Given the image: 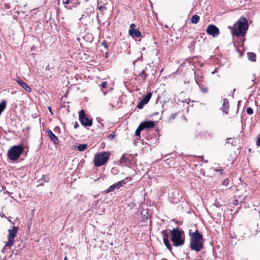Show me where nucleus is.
<instances>
[{
    "instance_id": "obj_16",
    "label": "nucleus",
    "mask_w": 260,
    "mask_h": 260,
    "mask_svg": "<svg viewBox=\"0 0 260 260\" xmlns=\"http://www.w3.org/2000/svg\"><path fill=\"white\" fill-rule=\"evenodd\" d=\"M128 34L130 36H135L137 38H140L142 37V34L139 30L130 29L128 30Z\"/></svg>"
},
{
    "instance_id": "obj_38",
    "label": "nucleus",
    "mask_w": 260,
    "mask_h": 260,
    "mask_svg": "<svg viewBox=\"0 0 260 260\" xmlns=\"http://www.w3.org/2000/svg\"><path fill=\"white\" fill-rule=\"evenodd\" d=\"M70 0H66L65 1H63V3L64 4H69L70 3Z\"/></svg>"
},
{
    "instance_id": "obj_3",
    "label": "nucleus",
    "mask_w": 260,
    "mask_h": 260,
    "mask_svg": "<svg viewBox=\"0 0 260 260\" xmlns=\"http://www.w3.org/2000/svg\"><path fill=\"white\" fill-rule=\"evenodd\" d=\"M171 241L173 243V246L179 247L182 246L185 242L184 238L182 237L183 231L180 230L178 228H173L170 231Z\"/></svg>"
},
{
    "instance_id": "obj_24",
    "label": "nucleus",
    "mask_w": 260,
    "mask_h": 260,
    "mask_svg": "<svg viewBox=\"0 0 260 260\" xmlns=\"http://www.w3.org/2000/svg\"><path fill=\"white\" fill-rule=\"evenodd\" d=\"M143 130L141 126L139 125V126H138V127L137 128L136 132H135V135L136 136H139L140 137V134H141V131Z\"/></svg>"
},
{
    "instance_id": "obj_9",
    "label": "nucleus",
    "mask_w": 260,
    "mask_h": 260,
    "mask_svg": "<svg viewBox=\"0 0 260 260\" xmlns=\"http://www.w3.org/2000/svg\"><path fill=\"white\" fill-rule=\"evenodd\" d=\"M126 184V182L124 180H121L118 182L115 183L113 185H111L106 191V193H109L111 191H113L114 189H118L120 188L121 186L124 185Z\"/></svg>"
},
{
    "instance_id": "obj_14",
    "label": "nucleus",
    "mask_w": 260,
    "mask_h": 260,
    "mask_svg": "<svg viewBox=\"0 0 260 260\" xmlns=\"http://www.w3.org/2000/svg\"><path fill=\"white\" fill-rule=\"evenodd\" d=\"M47 136L52 141L54 144L58 143V139L50 129L47 130Z\"/></svg>"
},
{
    "instance_id": "obj_12",
    "label": "nucleus",
    "mask_w": 260,
    "mask_h": 260,
    "mask_svg": "<svg viewBox=\"0 0 260 260\" xmlns=\"http://www.w3.org/2000/svg\"><path fill=\"white\" fill-rule=\"evenodd\" d=\"M132 157L131 155L128 154H124L122 155L120 160V164H124L125 165L130 164Z\"/></svg>"
},
{
    "instance_id": "obj_10",
    "label": "nucleus",
    "mask_w": 260,
    "mask_h": 260,
    "mask_svg": "<svg viewBox=\"0 0 260 260\" xmlns=\"http://www.w3.org/2000/svg\"><path fill=\"white\" fill-rule=\"evenodd\" d=\"M162 234L164 244L170 251H171L172 248L169 240V233H168V231L167 230H163Z\"/></svg>"
},
{
    "instance_id": "obj_6",
    "label": "nucleus",
    "mask_w": 260,
    "mask_h": 260,
    "mask_svg": "<svg viewBox=\"0 0 260 260\" xmlns=\"http://www.w3.org/2000/svg\"><path fill=\"white\" fill-rule=\"evenodd\" d=\"M79 120L81 124L84 126H91L92 125V119L86 116L84 110L79 112Z\"/></svg>"
},
{
    "instance_id": "obj_45",
    "label": "nucleus",
    "mask_w": 260,
    "mask_h": 260,
    "mask_svg": "<svg viewBox=\"0 0 260 260\" xmlns=\"http://www.w3.org/2000/svg\"><path fill=\"white\" fill-rule=\"evenodd\" d=\"M161 260H167L166 258H162Z\"/></svg>"
},
{
    "instance_id": "obj_30",
    "label": "nucleus",
    "mask_w": 260,
    "mask_h": 260,
    "mask_svg": "<svg viewBox=\"0 0 260 260\" xmlns=\"http://www.w3.org/2000/svg\"><path fill=\"white\" fill-rule=\"evenodd\" d=\"M116 135L114 134V133H112V134H110L108 138L110 140H112L115 137Z\"/></svg>"
},
{
    "instance_id": "obj_26",
    "label": "nucleus",
    "mask_w": 260,
    "mask_h": 260,
    "mask_svg": "<svg viewBox=\"0 0 260 260\" xmlns=\"http://www.w3.org/2000/svg\"><path fill=\"white\" fill-rule=\"evenodd\" d=\"M200 87L201 90L203 93H207L208 91V88L207 87H205L204 85H201L199 86Z\"/></svg>"
},
{
    "instance_id": "obj_39",
    "label": "nucleus",
    "mask_w": 260,
    "mask_h": 260,
    "mask_svg": "<svg viewBox=\"0 0 260 260\" xmlns=\"http://www.w3.org/2000/svg\"><path fill=\"white\" fill-rule=\"evenodd\" d=\"M136 25L134 23H132L130 25L131 29H134Z\"/></svg>"
},
{
    "instance_id": "obj_17",
    "label": "nucleus",
    "mask_w": 260,
    "mask_h": 260,
    "mask_svg": "<svg viewBox=\"0 0 260 260\" xmlns=\"http://www.w3.org/2000/svg\"><path fill=\"white\" fill-rule=\"evenodd\" d=\"M106 0H101L100 2H98V9L99 11L102 12H103L104 10H106L107 8L106 7Z\"/></svg>"
},
{
    "instance_id": "obj_36",
    "label": "nucleus",
    "mask_w": 260,
    "mask_h": 260,
    "mask_svg": "<svg viewBox=\"0 0 260 260\" xmlns=\"http://www.w3.org/2000/svg\"><path fill=\"white\" fill-rule=\"evenodd\" d=\"M102 45L104 46L105 48H107L108 47V45H107V42H106L105 41L103 42L102 43Z\"/></svg>"
},
{
    "instance_id": "obj_15",
    "label": "nucleus",
    "mask_w": 260,
    "mask_h": 260,
    "mask_svg": "<svg viewBox=\"0 0 260 260\" xmlns=\"http://www.w3.org/2000/svg\"><path fill=\"white\" fill-rule=\"evenodd\" d=\"M223 103L222 107V110H223V112L225 113L226 114H228V109L229 108V101L227 99H223Z\"/></svg>"
},
{
    "instance_id": "obj_43",
    "label": "nucleus",
    "mask_w": 260,
    "mask_h": 260,
    "mask_svg": "<svg viewBox=\"0 0 260 260\" xmlns=\"http://www.w3.org/2000/svg\"><path fill=\"white\" fill-rule=\"evenodd\" d=\"M143 57L142 56H141L140 57L138 58V59H142Z\"/></svg>"
},
{
    "instance_id": "obj_1",
    "label": "nucleus",
    "mask_w": 260,
    "mask_h": 260,
    "mask_svg": "<svg viewBox=\"0 0 260 260\" xmlns=\"http://www.w3.org/2000/svg\"><path fill=\"white\" fill-rule=\"evenodd\" d=\"M189 235L190 236L189 248L197 252L200 251L203 248V236L198 230L195 232H191L189 230Z\"/></svg>"
},
{
    "instance_id": "obj_47",
    "label": "nucleus",
    "mask_w": 260,
    "mask_h": 260,
    "mask_svg": "<svg viewBox=\"0 0 260 260\" xmlns=\"http://www.w3.org/2000/svg\"><path fill=\"white\" fill-rule=\"evenodd\" d=\"M86 1H88V0H86Z\"/></svg>"
},
{
    "instance_id": "obj_35",
    "label": "nucleus",
    "mask_w": 260,
    "mask_h": 260,
    "mask_svg": "<svg viewBox=\"0 0 260 260\" xmlns=\"http://www.w3.org/2000/svg\"><path fill=\"white\" fill-rule=\"evenodd\" d=\"M176 115H177L176 113H173L171 115L170 118L173 119L175 118V117L176 116Z\"/></svg>"
},
{
    "instance_id": "obj_21",
    "label": "nucleus",
    "mask_w": 260,
    "mask_h": 260,
    "mask_svg": "<svg viewBox=\"0 0 260 260\" xmlns=\"http://www.w3.org/2000/svg\"><path fill=\"white\" fill-rule=\"evenodd\" d=\"M87 147V144H79L77 146V149L80 151H83L85 150Z\"/></svg>"
},
{
    "instance_id": "obj_41",
    "label": "nucleus",
    "mask_w": 260,
    "mask_h": 260,
    "mask_svg": "<svg viewBox=\"0 0 260 260\" xmlns=\"http://www.w3.org/2000/svg\"><path fill=\"white\" fill-rule=\"evenodd\" d=\"M64 260H68V257H67V256H65V257H64Z\"/></svg>"
},
{
    "instance_id": "obj_46",
    "label": "nucleus",
    "mask_w": 260,
    "mask_h": 260,
    "mask_svg": "<svg viewBox=\"0 0 260 260\" xmlns=\"http://www.w3.org/2000/svg\"><path fill=\"white\" fill-rule=\"evenodd\" d=\"M165 27H166V28H168V25H166V26H165Z\"/></svg>"
},
{
    "instance_id": "obj_2",
    "label": "nucleus",
    "mask_w": 260,
    "mask_h": 260,
    "mask_svg": "<svg viewBox=\"0 0 260 260\" xmlns=\"http://www.w3.org/2000/svg\"><path fill=\"white\" fill-rule=\"evenodd\" d=\"M229 28H231V33L233 36H236L238 37L244 36L247 30L248 29V22L246 18L241 17L236 23L234 24L232 28L229 26Z\"/></svg>"
},
{
    "instance_id": "obj_42",
    "label": "nucleus",
    "mask_w": 260,
    "mask_h": 260,
    "mask_svg": "<svg viewBox=\"0 0 260 260\" xmlns=\"http://www.w3.org/2000/svg\"><path fill=\"white\" fill-rule=\"evenodd\" d=\"M143 57L142 56H141L140 57L138 58V59H142Z\"/></svg>"
},
{
    "instance_id": "obj_23",
    "label": "nucleus",
    "mask_w": 260,
    "mask_h": 260,
    "mask_svg": "<svg viewBox=\"0 0 260 260\" xmlns=\"http://www.w3.org/2000/svg\"><path fill=\"white\" fill-rule=\"evenodd\" d=\"M139 76L143 80H145L147 77V74L145 70H143L142 72L139 74Z\"/></svg>"
},
{
    "instance_id": "obj_40",
    "label": "nucleus",
    "mask_w": 260,
    "mask_h": 260,
    "mask_svg": "<svg viewBox=\"0 0 260 260\" xmlns=\"http://www.w3.org/2000/svg\"><path fill=\"white\" fill-rule=\"evenodd\" d=\"M5 8L7 9H9L10 8V5L7 4L5 5Z\"/></svg>"
},
{
    "instance_id": "obj_37",
    "label": "nucleus",
    "mask_w": 260,
    "mask_h": 260,
    "mask_svg": "<svg viewBox=\"0 0 260 260\" xmlns=\"http://www.w3.org/2000/svg\"><path fill=\"white\" fill-rule=\"evenodd\" d=\"M74 128L75 129L79 127V124H78V123L77 122H75L74 125Z\"/></svg>"
},
{
    "instance_id": "obj_19",
    "label": "nucleus",
    "mask_w": 260,
    "mask_h": 260,
    "mask_svg": "<svg viewBox=\"0 0 260 260\" xmlns=\"http://www.w3.org/2000/svg\"><path fill=\"white\" fill-rule=\"evenodd\" d=\"M247 57L250 61H255L256 60V55L253 52H248Z\"/></svg>"
},
{
    "instance_id": "obj_31",
    "label": "nucleus",
    "mask_w": 260,
    "mask_h": 260,
    "mask_svg": "<svg viewBox=\"0 0 260 260\" xmlns=\"http://www.w3.org/2000/svg\"><path fill=\"white\" fill-rule=\"evenodd\" d=\"M107 82L106 81L103 82L101 84V86L102 88H105L107 87Z\"/></svg>"
},
{
    "instance_id": "obj_8",
    "label": "nucleus",
    "mask_w": 260,
    "mask_h": 260,
    "mask_svg": "<svg viewBox=\"0 0 260 260\" xmlns=\"http://www.w3.org/2000/svg\"><path fill=\"white\" fill-rule=\"evenodd\" d=\"M206 32L213 37H216L219 34V29L215 25L210 24L206 28Z\"/></svg>"
},
{
    "instance_id": "obj_27",
    "label": "nucleus",
    "mask_w": 260,
    "mask_h": 260,
    "mask_svg": "<svg viewBox=\"0 0 260 260\" xmlns=\"http://www.w3.org/2000/svg\"><path fill=\"white\" fill-rule=\"evenodd\" d=\"M145 105H146V104L145 103H143V101L141 100L140 103L138 104L137 107L140 109H141L143 108Z\"/></svg>"
},
{
    "instance_id": "obj_34",
    "label": "nucleus",
    "mask_w": 260,
    "mask_h": 260,
    "mask_svg": "<svg viewBox=\"0 0 260 260\" xmlns=\"http://www.w3.org/2000/svg\"><path fill=\"white\" fill-rule=\"evenodd\" d=\"M256 145L257 147L260 146V136L257 139Z\"/></svg>"
},
{
    "instance_id": "obj_33",
    "label": "nucleus",
    "mask_w": 260,
    "mask_h": 260,
    "mask_svg": "<svg viewBox=\"0 0 260 260\" xmlns=\"http://www.w3.org/2000/svg\"><path fill=\"white\" fill-rule=\"evenodd\" d=\"M233 139L232 138H228L226 143H231L232 145L233 144Z\"/></svg>"
},
{
    "instance_id": "obj_44",
    "label": "nucleus",
    "mask_w": 260,
    "mask_h": 260,
    "mask_svg": "<svg viewBox=\"0 0 260 260\" xmlns=\"http://www.w3.org/2000/svg\"><path fill=\"white\" fill-rule=\"evenodd\" d=\"M143 57L142 56H141L140 57L138 58V59H142Z\"/></svg>"
},
{
    "instance_id": "obj_32",
    "label": "nucleus",
    "mask_w": 260,
    "mask_h": 260,
    "mask_svg": "<svg viewBox=\"0 0 260 260\" xmlns=\"http://www.w3.org/2000/svg\"><path fill=\"white\" fill-rule=\"evenodd\" d=\"M233 204L234 205V206H237L239 204V202L238 201V200H236V199H235L234 200H233Z\"/></svg>"
},
{
    "instance_id": "obj_5",
    "label": "nucleus",
    "mask_w": 260,
    "mask_h": 260,
    "mask_svg": "<svg viewBox=\"0 0 260 260\" xmlns=\"http://www.w3.org/2000/svg\"><path fill=\"white\" fill-rule=\"evenodd\" d=\"M110 154V152L106 151L96 153L94 157V165L96 167H100L104 165L108 160Z\"/></svg>"
},
{
    "instance_id": "obj_20",
    "label": "nucleus",
    "mask_w": 260,
    "mask_h": 260,
    "mask_svg": "<svg viewBox=\"0 0 260 260\" xmlns=\"http://www.w3.org/2000/svg\"><path fill=\"white\" fill-rule=\"evenodd\" d=\"M200 20V16L197 15H194L192 16L191 19V22L193 24H197Z\"/></svg>"
},
{
    "instance_id": "obj_4",
    "label": "nucleus",
    "mask_w": 260,
    "mask_h": 260,
    "mask_svg": "<svg viewBox=\"0 0 260 260\" xmlns=\"http://www.w3.org/2000/svg\"><path fill=\"white\" fill-rule=\"evenodd\" d=\"M23 151V147L21 145H15L9 150L8 155L10 160H16L18 159Z\"/></svg>"
},
{
    "instance_id": "obj_11",
    "label": "nucleus",
    "mask_w": 260,
    "mask_h": 260,
    "mask_svg": "<svg viewBox=\"0 0 260 260\" xmlns=\"http://www.w3.org/2000/svg\"><path fill=\"white\" fill-rule=\"evenodd\" d=\"M140 125L143 129H145L154 127L155 123L153 121H145L142 122Z\"/></svg>"
},
{
    "instance_id": "obj_13",
    "label": "nucleus",
    "mask_w": 260,
    "mask_h": 260,
    "mask_svg": "<svg viewBox=\"0 0 260 260\" xmlns=\"http://www.w3.org/2000/svg\"><path fill=\"white\" fill-rule=\"evenodd\" d=\"M17 82L26 91H27L28 92H30L31 91V87L27 83H26L22 80L19 79V80H17Z\"/></svg>"
},
{
    "instance_id": "obj_25",
    "label": "nucleus",
    "mask_w": 260,
    "mask_h": 260,
    "mask_svg": "<svg viewBox=\"0 0 260 260\" xmlns=\"http://www.w3.org/2000/svg\"><path fill=\"white\" fill-rule=\"evenodd\" d=\"M202 134L204 137H205L206 138H207L208 137H211L213 135V134L211 132L208 131L203 132Z\"/></svg>"
},
{
    "instance_id": "obj_18",
    "label": "nucleus",
    "mask_w": 260,
    "mask_h": 260,
    "mask_svg": "<svg viewBox=\"0 0 260 260\" xmlns=\"http://www.w3.org/2000/svg\"><path fill=\"white\" fill-rule=\"evenodd\" d=\"M152 96V93L149 92H148L142 100L143 101V103H145L146 104H147L149 101H150L151 98Z\"/></svg>"
},
{
    "instance_id": "obj_29",
    "label": "nucleus",
    "mask_w": 260,
    "mask_h": 260,
    "mask_svg": "<svg viewBox=\"0 0 260 260\" xmlns=\"http://www.w3.org/2000/svg\"><path fill=\"white\" fill-rule=\"evenodd\" d=\"M229 184V179H224L222 182V184L225 186H227Z\"/></svg>"
},
{
    "instance_id": "obj_7",
    "label": "nucleus",
    "mask_w": 260,
    "mask_h": 260,
    "mask_svg": "<svg viewBox=\"0 0 260 260\" xmlns=\"http://www.w3.org/2000/svg\"><path fill=\"white\" fill-rule=\"evenodd\" d=\"M18 231V228L15 226H13L12 229L9 230V235L8 236V241L6 244V246L10 247L14 243V238L16 236Z\"/></svg>"
},
{
    "instance_id": "obj_22",
    "label": "nucleus",
    "mask_w": 260,
    "mask_h": 260,
    "mask_svg": "<svg viewBox=\"0 0 260 260\" xmlns=\"http://www.w3.org/2000/svg\"><path fill=\"white\" fill-rule=\"evenodd\" d=\"M195 80H196V83L199 86H201V85H202V78L201 77L197 75L195 77Z\"/></svg>"
},
{
    "instance_id": "obj_28",
    "label": "nucleus",
    "mask_w": 260,
    "mask_h": 260,
    "mask_svg": "<svg viewBox=\"0 0 260 260\" xmlns=\"http://www.w3.org/2000/svg\"><path fill=\"white\" fill-rule=\"evenodd\" d=\"M247 114L251 115L253 113V109L251 107H248L246 110Z\"/></svg>"
}]
</instances>
